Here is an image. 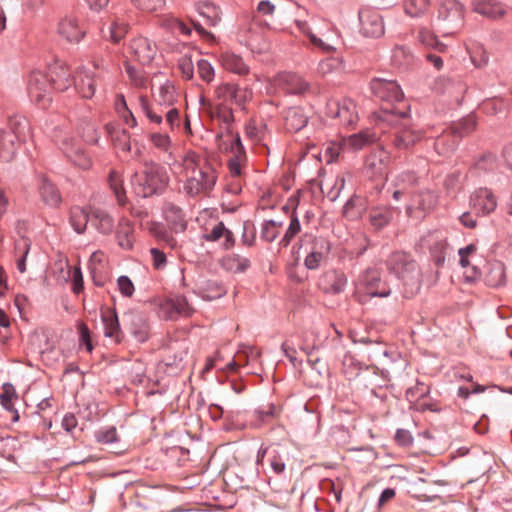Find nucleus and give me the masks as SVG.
Masks as SVG:
<instances>
[{
	"label": "nucleus",
	"mask_w": 512,
	"mask_h": 512,
	"mask_svg": "<svg viewBox=\"0 0 512 512\" xmlns=\"http://www.w3.org/2000/svg\"><path fill=\"white\" fill-rule=\"evenodd\" d=\"M279 236V230L275 229V220H265L261 225V240L271 243Z\"/></svg>",
	"instance_id": "obj_52"
},
{
	"label": "nucleus",
	"mask_w": 512,
	"mask_h": 512,
	"mask_svg": "<svg viewBox=\"0 0 512 512\" xmlns=\"http://www.w3.org/2000/svg\"><path fill=\"white\" fill-rule=\"evenodd\" d=\"M158 306L160 316L166 320H176L179 316H189L192 312V308L183 295L161 300Z\"/></svg>",
	"instance_id": "obj_13"
},
{
	"label": "nucleus",
	"mask_w": 512,
	"mask_h": 512,
	"mask_svg": "<svg viewBox=\"0 0 512 512\" xmlns=\"http://www.w3.org/2000/svg\"><path fill=\"white\" fill-rule=\"evenodd\" d=\"M222 66L233 73L244 75L249 72L248 66L244 63L243 59L230 52H224L220 56Z\"/></svg>",
	"instance_id": "obj_37"
},
{
	"label": "nucleus",
	"mask_w": 512,
	"mask_h": 512,
	"mask_svg": "<svg viewBox=\"0 0 512 512\" xmlns=\"http://www.w3.org/2000/svg\"><path fill=\"white\" fill-rule=\"evenodd\" d=\"M280 408L275 404L269 403L265 408H258L254 411L255 420L251 421V426L261 428L263 425L270 423L273 419L279 417Z\"/></svg>",
	"instance_id": "obj_36"
},
{
	"label": "nucleus",
	"mask_w": 512,
	"mask_h": 512,
	"mask_svg": "<svg viewBox=\"0 0 512 512\" xmlns=\"http://www.w3.org/2000/svg\"><path fill=\"white\" fill-rule=\"evenodd\" d=\"M50 86L58 91H66L73 83V76L64 63L56 62L49 68V74L46 75Z\"/></svg>",
	"instance_id": "obj_19"
},
{
	"label": "nucleus",
	"mask_w": 512,
	"mask_h": 512,
	"mask_svg": "<svg viewBox=\"0 0 512 512\" xmlns=\"http://www.w3.org/2000/svg\"><path fill=\"white\" fill-rule=\"evenodd\" d=\"M471 206L478 214L488 215L497 207V199L488 188H479L470 197Z\"/></svg>",
	"instance_id": "obj_17"
},
{
	"label": "nucleus",
	"mask_w": 512,
	"mask_h": 512,
	"mask_svg": "<svg viewBox=\"0 0 512 512\" xmlns=\"http://www.w3.org/2000/svg\"><path fill=\"white\" fill-rule=\"evenodd\" d=\"M360 283L367 295L371 297H387L391 293L390 287L381 279L380 273L375 269H368L360 278Z\"/></svg>",
	"instance_id": "obj_16"
},
{
	"label": "nucleus",
	"mask_w": 512,
	"mask_h": 512,
	"mask_svg": "<svg viewBox=\"0 0 512 512\" xmlns=\"http://www.w3.org/2000/svg\"><path fill=\"white\" fill-rule=\"evenodd\" d=\"M91 224L101 233L110 234L114 227L113 218L102 209L91 210Z\"/></svg>",
	"instance_id": "obj_35"
},
{
	"label": "nucleus",
	"mask_w": 512,
	"mask_h": 512,
	"mask_svg": "<svg viewBox=\"0 0 512 512\" xmlns=\"http://www.w3.org/2000/svg\"><path fill=\"white\" fill-rule=\"evenodd\" d=\"M496 165V156L493 153L483 154L475 163V166L480 171L491 170Z\"/></svg>",
	"instance_id": "obj_62"
},
{
	"label": "nucleus",
	"mask_w": 512,
	"mask_h": 512,
	"mask_svg": "<svg viewBox=\"0 0 512 512\" xmlns=\"http://www.w3.org/2000/svg\"><path fill=\"white\" fill-rule=\"evenodd\" d=\"M22 142L25 141L8 132L7 129L0 128V158L5 162L12 161Z\"/></svg>",
	"instance_id": "obj_24"
},
{
	"label": "nucleus",
	"mask_w": 512,
	"mask_h": 512,
	"mask_svg": "<svg viewBox=\"0 0 512 512\" xmlns=\"http://www.w3.org/2000/svg\"><path fill=\"white\" fill-rule=\"evenodd\" d=\"M129 24L116 16L109 17L101 26L102 37L110 40L114 44H118L126 36Z\"/></svg>",
	"instance_id": "obj_18"
},
{
	"label": "nucleus",
	"mask_w": 512,
	"mask_h": 512,
	"mask_svg": "<svg viewBox=\"0 0 512 512\" xmlns=\"http://www.w3.org/2000/svg\"><path fill=\"white\" fill-rule=\"evenodd\" d=\"M309 117L304 108L295 106L288 108L284 113L285 128L289 132H298L308 123Z\"/></svg>",
	"instance_id": "obj_27"
},
{
	"label": "nucleus",
	"mask_w": 512,
	"mask_h": 512,
	"mask_svg": "<svg viewBox=\"0 0 512 512\" xmlns=\"http://www.w3.org/2000/svg\"><path fill=\"white\" fill-rule=\"evenodd\" d=\"M378 139V134L374 130L367 128L347 137L345 144L353 150H360L367 145L375 143Z\"/></svg>",
	"instance_id": "obj_32"
},
{
	"label": "nucleus",
	"mask_w": 512,
	"mask_h": 512,
	"mask_svg": "<svg viewBox=\"0 0 512 512\" xmlns=\"http://www.w3.org/2000/svg\"><path fill=\"white\" fill-rule=\"evenodd\" d=\"M389 153L382 147H377L365 158L364 173L370 178L383 180L387 175Z\"/></svg>",
	"instance_id": "obj_12"
},
{
	"label": "nucleus",
	"mask_w": 512,
	"mask_h": 512,
	"mask_svg": "<svg viewBox=\"0 0 512 512\" xmlns=\"http://www.w3.org/2000/svg\"><path fill=\"white\" fill-rule=\"evenodd\" d=\"M473 10L493 20L506 14L504 5L497 0H477L473 3Z\"/></svg>",
	"instance_id": "obj_30"
},
{
	"label": "nucleus",
	"mask_w": 512,
	"mask_h": 512,
	"mask_svg": "<svg viewBox=\"0 0 512 512\" xmlns=\"http://www.w3.org/2000/svg\"><path fill=\"white\" fill-rule=\"evenodd\" d=\"M203 297L208 300L220 298L225 294L224 287L215 280H207L202 288Z\"/></svg>",
	"instance_id": "obj_51"
},
{
	"label": "nucleus",
	"mask_w": 512,
	"mask_h": 512,
	"mask_svg": "<svg viewBox=\"0 0 512 512\" xmlns=\"http://www.w3.org/2000/svg\"><path fill=\"white\" fill-rule=\"evenodd\" d=\"M429 6V0H405L404 9L411 17H418L425 13Z\"/></svg>",
	"instance_id": "obj_50"
},
{
	"label": "nucleus",
	"mask_w": 512,
	"mask_h": 512,
	"mask_svg": "<svg viewBox=\"0 0 512 512\" xmlns=\"http://www.w3.org/2000/svg\"><path fill=\"white\" fill-rule=\"evenodd\" d=\"M430 394V387L426 383L417 380L413 387L406 390L405 396L410 404H417Z\"/></svg>",
	"instance_id": "obj_42"
},
{
	"label": "nucleus",
	"mask_w": 512,
	"mask_h": 512,
	"mask_svg": "<svg viewBox=\"0 0 512 512\" xmlns=\"http://www.w3.org/2000/svg\"><path fill=\"white\" fill-rule=\"evenodd\" d=\"M477 122L474 115L470 114L464 118H462L459 122L455 123L451 128L454 133L460 136V140L462 137L469 135L476 128Z\"/></svg>",
	"instance_id": "obj_45"
},
{
	"label": "nucleus",
	"mask_w": 512,
	"mask_h": 512,
	"mask_svg": "<svg viewBox=\"0 0 512 512\" xmlns=\"http://www.w3.org/2000/svg\"><path fill=\"white\" fill-rule=\"evenodd\" d=\"M8 132L26 141L30 134V123L28 119L19 114L9 116L7 119Z\"/></svg>",
	"instance_id": "obj_33"
},
{
	"label": "nucleus",
	"mask_w": 512,
	"mask_h": 512,
	"mask_svg": "<svg viewBox=\"0 0 512 512\" xmlns=\"http://www.w3.org/2000/svg\"><path fill=\"white\" fill-rule=\"evenodd\" d=\"M197 11L208 26H216L221 20L220 8L212 2H199Z\"/></svg>",
	"instance_id": "obj_38"
},
{
	"label": "nucleus",
	"mask_w": 512,
	"mask_h": 512,
	"mask_svg": "<svg viewBox=\"0 0 512 512\" xmlns=\"http://www.w3.org/2000/svg\"><path fill=\"white\" fill-rule=\"evenodd\" d=\"M438 21L443 35H453L463 27L464 6L457 0H445L438 10Z\"/></svg>",
	"instance_id": "obj_7"
},
{
	"label": "nucleus",
	"mask_w": 512,
	"mask_h": 512,
	"mask_svg": "<svg viewBox=\"0 0 512 512\" xmlns=\"http://www.w3.org/2000/svg\"><path fill=\"white\" fill-rule=\"evenodd\" d=\"M101 320L105 337L111 338L116 344L122 342L124 333L120 327L115 309L107 308L101 311Z\"/></svg>",
	"instance_id": "obj_22"
},
{
	"label": "nucleus",
	"mask_w": 512,
	"mask_h": 512,
	"mask_svg": "<svg viewBox=\"0 0 512 512\" xmlns=\"http://www.w3.org/2000/svg\"><path fill=\"white\" fill-rule=\"evenodd\" d=\"M418 40L426 47H431L439 52L446 50L447 46L440 42L433 33L428 30H421L418 34Z\"/></svg>",
	"instance_id": "obj_49"
},
{
	"label": "nucleus",
	"mask_w": 512,
	"mask_h": 512,
	"mask_svg": "<svg viewBox=\"0 0 512 512\" xmlns=\"http://www.w3.org/2000/svg\"><path fill=\"white\" fill-rule=\"evenodd\" d=\"M396 209L393 207H373L369 211V222L375 231L387 227L394 218Z\"/></svg>",
	"instance_id": "obj_29"
},
{
	"label": "nucleus",
	"mask_w": 512,
	"mask_h": 512,
	"mask_svg": "<svg viewBox=\"0 0 512 512\" xmlns=\"http://www.w3.org/2000/svg\"><path fill=\"white\" fill-rule=\"evenodd\" d=\"M89 221L91 222V212L88 213L86 210L78 206L71 208L70 223L76 233H84Z\"/></svg>",
	"instance_id": "obj_40"
},
{
	"label": "nucleus",
	"mask_w": 512,
	"mask_h": 512,
	"mask_svg": "<svg viewBox=\"0 0 512 512\" xmlns=\"http://www.w3.org/2000/svg\"><path fill=\"white\" fill-rule=\"evenodd\" d=\"M58 33L70 43H79L85 36V30L79 26L78 19L72 15L66 16L59 22Z\"/></svg>",
	"instance_id": "obj_23"
},
{
	"label": "nucleus",
	"mask_w": 512,
	"mask_h": 512,
	"mask_svg": "<svg viewBox=\"0 0 512 512\" xmlns=\"http://www.w3.org/2000/svg\"><path fill=\"white\" fill-rule=\"evenodd\" d=\"M164 214L165 219L173 224L174 228H177L178 226H180L182 230L186 228L184 215L180 207L170 203L166 206Z\"/></svg>",
	"instance_id": "obj_46"
},
{
	"label": "nucleus",
	"mask_w": 512,
	"mask_h": 512,
	"mask_svg": "<svg viewBox=\"0 0 512 512\" xmlns=\"http://www.w3.org/2000/svg\"><path fill=\"white\" fill-rule=\"evenodd\" d=\"M484 282L487 286L492 288L505 285L506 273L504 264L500 261L489 264L485 272Z\"/></svg>",
	"instance_id": "obj_31"
},
{
	"label": "nucleus",
	"mask_w": 512,
	"mask_h": 512,
	"mask_svg": "<svg viewBox=\"0 0 512 512\" xmlns=\"http://www.w3.org/2000/svg\"><path fill=\"white\" fill-rule=\"evenodd\" d=\"M481 110L487 115H497L507 109V103L502 98H490L482 102Z\"/></svg>",
	"instance_id": "obj_47"
},
{
	"label": "nucleus",
	"mask_w": 512,
	"mask_h": 512,
	"mask_svg": "<svg viewBox=\"0 0 512 512\" xmlns=\"http://www.w3.org/2000/svg\"><path fill=\"white\" fill-rule=\"evenodd\" d=\"M133 226L132 223L125 218H122L116 229V239L118 245L126 250H130L133 248Z\"/></svg>",
	"instance_id": "obj_34"
},
{
	"label": "nucleus",
	"mask_w": 512,
	"mask_h": 512,
	"mask_svg": "<svg viewBox=\"0 0 512 512\" xmlns=\"http://www.w3.org/2000/svg\"><path fill=\"white\" fill-rule=\"evenodd\" d=\"M364 210V199L354 195L345 203L343 207V216L350 221H356L362 218Z\"/></svg>",
	"instance_id": "obj_39"
},
{
	"label": "nucleus",
	"mask_w": 512,
	"mask_h": 512,
	"mask_svg": "<svg viewBox=\"0 0 512 512\" xmlns=\"http://www.w3.org/2000/svg\"><path fill=\"white\" fill-rule=\"evenodd\" d=\"M108 181L118 204L120 206H125L127 203L126 191L123 187L119 174L116 171H111Z\"/></svg>",
	"instance_id": "obj_43"
},
{
	"label": "nucleus",
	"mask_w": 512,
	"mask_h": 512,
	"mask_svg": "<svg viewBox=\"0 0 512 512\" xmlns=\"http://www.w3.org/2000/svg\"><path fill=\"white\" fill-rule=\"evenodd\" d=\"M256 240V228L252 221L247 220L243 223V231L241 235L242 244L248 247L254 245Z\"/></svg>",
	"instance_id": "obj_54"
},
{
	"label": "nucleus",
	"mask_w": 512,
	"mask_h": 512,
	"mask_svg": "<svg viewBox=\"0 0 512 512\" xmlns=\"http://www.w3.org/2000/svg\"><path fill=\"white\" fill-rule=\"evenodd\" d=\"M72 84L82 98L91 99L95 94L94 73L82 67L75 71Z\"/></svg>",
	"instance_id": "obj_20"
},
{
	"label": "nucleus",
	"mask_w": 512,
	"mask_h": 512,
	"mask_svg": "<svg viewBox=\"0 0 512 512\" xmlns=\"http://www.w3.org/2000/svg\"><path fill=\"white\" fill-rule=\"evenodd\" d=\"M326 279L330 284L328 292L339 294L343 292L347 286V277L343 272L332 271L326 274Z\"/></svg>",
	"instance_id": "obj_44"
},
{
	"label": "nucleus",
	"mask_w": 512,
	"mask_h": 512,
	"mask_svg": "<svg viewBox=\"0 0 512 512\" xmlns=\"http://www.w3.org/2000/svg\"><path fill=\"white\" fill-rule=\"evenodd\" d=\"M167 169L154 161H145L143 169L135 172L131 178L134 192L142 198L162 195L169 185Z\"/></svg>",
	"instance_id": "obj_2"
},
{
	"label": "nucleus",
	"mask_w": 512,
	"mask_h": 512,
	"mask_svg": "<svg viewBox=\"0 0 512 512\" xmlns=\"http://www.w3.org/2000/svg\"><path fill=\"white\" fill-rule=\"evenodd\" d=\"M48 77L41 72H32L28 79V95L30 100L42 109L51 102Z\"/></svg>",
	"instance_id": "obj_9"
},
{
	"label": "nucleus",
	"mask_w": 512,
	"mask_h": 512,
	"mask_svg": "<svg viewBox=\"0 0 512 512\" xmlns=\"http://www.w3.org/2000/svg\"><path fill=\"white\" fill-rule=\"evenodd\" d=\"M459 142L460 136L450 127L434 139L433 146L439 155L448 156L455 151Z\"/></svg>",
	"instance_id": "obj_25"
},
{
	"label": "nucleus",
	"mask_w": 512,
	"mask_h": 512,
	"mask_svg": "<svg viewBox=\"0 0 512 512\" xmlns=\"http://www.w3.org/2000/svg\"><path fill=\"white\" fill-rule=\"evenodd\" d=\"M133 4L144 11H156L165 5V0H131Z\"/></svg>",
	"instance_id": "obj_59"
},
{
	"label": "nucleus",
	"mask_w": 512,
	"mask_h": 512,
	"mask_svg": "<svg viewBox=\"0 0 512 512\" xmlns=\"http://www.w3.org/2000/svg\"><path fill=\"white\" fill-rule=\"evenodd\" d=\"M197 73L199 77L209 83L214 78V68L211 63L205 59H200L197 61Z\"/></svg>",
	"instance_id": "obj_55"
},
{
	"label": "nucleus",
	"mask_w": 512,
	"mask_h": 512,
	"mask_svg": "<svg viewBox=\"0 0 512 512\" xmlns=\"http://www.w3.org/2000/svg\"><path fill=\"white\" fill-rule=\"evenodd\" d=\"M327 116L339 119L346 127H352L358 120L356 112V104L352 99H344L343 101H330L326 108Z\"/></svg>",
	"instance_id": "obj_11"
},
{
	"label": "nucleus",
	"mask_w": 512,
	"mask_h": 512,
	"mask_svg": "<svg viewBox=\"0 0 512 512\" xmlns=\"http://www.w3.org/2000/svg\"><path fill=\"white\" fill-rule=\"evenodd\" d=\"M125 71L135 86L145 87L147 79L146 77L135 67L130 64L125 65Z\"/></svg>",
	"instance_id": "obj_58"
},
{
	"label": "nucleus",
	"mask_w": 512,
	"mask_h": 512,
	"mask_svg": "<svg viewBox=\"0 0 512 512\" xmlns=\"http://www.w3.org/2000/svg\"><path fill=\"white\" fill-rule=\"evenodd\" d=\"M60 149L66 158L75 166L85 170L90 168L91 159L85 153L82 144L74 137H64L60 143Z\"/></svg>",
	"instance_id": "obj_14"
},
{
	"label": "nucleus",
	"mask_w": 512,
	"mask_h": 512,
	"mask_svg": "<svg viewBox=\"0 0 512 512\" xmlns=\"http://www.w3.org/2000/svg\"><path fill=\"white\" fill-rule=\"evenodd\" d=\"M373 96L381 101L377 118L382 122H393L395 118H405L410 106L404 101V93L395 80L374 78L370 81Z\"/></svg>",
	"instance_id": "obj_1"
},
{
	"label": "nucleus",
	"mask_w": 512,
	"mask_h": 512,
	"mask_svg": "<svg viewBox=\"0 0 512 512\" xmlns=\"http://www.w3.org/2000/svg\"><path fill=\"white\" fill-rule=\"evenodd\" d=\"M150 141L153 143V145L162 150L167 151L170 147V137L167 134H161V133H152L150 134Z\"/></svg>",
	"instance_id": "obj_64"
},
{
	"label": "nucleus",
	"mask_w": 512,
	"mask_h": 512,
	"mask_svg": "<svg viewBox=\"0 0 512 512\" xmlns=\"http://www.w3.org/2000/svg\"><path fill=\"white\" fill-rule=\"evenodd\" d=\"M423 242L428 245L431 259L436 267L441 268L446 261L449 244L445 236L441 232H430L423 238Z\"/></svg>",
	"instance_id": "obj_15"
},
{
	"label": "nucleus",
	"mask_w": 512,
	"mask_h": 512,
	"mask_svg": "<svg viewBox=\"0 0 512 512\" xmlns=\"http://www.w3.org/2000/svg\"><path fill=\"white\" fill-rule=\"evenodd\" d=\"M125 329L139 343H144L150 338L151 326L146 313L139 310H129L123 314Z\"/></svg>",
	"instance_id": "obj_8"
},
{
	"label": "nucleus",
	"mask_w": 512,
	"mask_h": 512,
	"mask_svg": "<svg viewBox=\"0 0 512 512\" xmlns=\"http://www.w3.org/2000/svg\"><path fill=\"white\" fill-rule=\"evenodd\" d=\"M117 285L120 293L124 297H131L134 294L135 287L132 280L128 276L122 275L118 277Z\"/></svg>",
	"instance_id": "obj_60"
},
{
	"label": "nucleus",
	"mask_w": 512,
	"mask_h": 512,
	"mask_svg": "<svg viewBox=\"0 0 512 512\" xmlns=\"http://www.w3.org/2000/svg\"><path fill=\"white\" fill-rule=\"evenodd\" d=\"M278 84L289 94H303L309 87L308 83L301 76L292 72L280 74Z\"/></svg>",
	"instance_id": "obj_26"
},
{
	"label": "nucleus",
	"mask_w": 512,
	"mask_h": 512,
	"mask_svg": "<svg viewBox=\"0 0 512 512\" xmlns=\"http://www.w3.org/2000/svg\"><path fill=\"white\" fill-rule=\"evenodd\" d=\"M388 271L395 275L410 293L418 291L421 286V273L417 262L411 255L397 251L390 254L386 261Z\"/></svg>",
	"instance_id": "obj_3"
},
{
	"label": "nucleus",
	"mask_w": 512,
	"mask_h": 512,
	"mask_svg": "<svg viewBox=\"0 0 512 512\" xmlns=\"http://www.w3.org/2000/svg\"><path fill=\"white\" fill-rule=\"evenodd\" d=\"M38 191L43 203L50 207H57L61 201V194L54 183L42 176L38 185Z\"/></svg>",
	"instance_id": "obj_28"
},
{
	"label": "nucleus",
	"mask_w": 512,
	"mask_h": 512,
	"mask_svg": "<svg viewBox=\"0 0 512 512\" xmlns=\"http://www.w3.org/2000/svg\"><path fill=\"white\" fill-rule=\"evenodd\" d=\"M14 398H17L14 386L10 383H5L3 385V392L0 395L3 407L10 410L12 408V400Z\"/></svg>",
	"instance_id": "obj_57"
},
{
	"label": "nucleus",
	"mask_w": 512,
	"mask_h": 512,
	"mask_svg": "<svg viewBox=\"0 0 512 512\" xmlns=\"http://www.w3.org/2000/svg\"><path fill=\"white\" fill-rule=\"evenodd\" d=\"M235 89L236 83H223L216 88L215 93L218 99H222L223 101H233L234 95L236 93Z\"/></svg>",
	"instance_id": "obj_56"
},
{
	"label": "nucleus",
	"mask_w": 512,
	"mask_h": 512,
	"mask_svg": "<svg viewBox=\"0 0 512 512\" xmlns=\"http://www.w3.org/2000/svg\"><path fill=\"white\" fill-rule=\"evenodd\" d=\"M95 438L101 444H114L119 441L115 427L103 428L95 432Z\"/></svg>",
	"instance_id": "obj_53"
},
{
	"label": "nucleus",
	"mask_w": 512,
	"mask_h": 512,
	"mask_svg": "<svg viewBox=\"0 0 512 512\" xmlns=\"http://www.w3.org/2000/svg\"><path fill=\"white\" fill-rule=\"evenodd\" d=\"M360 33L365 37L379 38L384 34L383 17L377 9L363 7L358 12Z\"/></svg>",
	"instance_id": "obj_10"
},
{
	"label": "nucleus",
	"mask_w": 512,
	"mask_h": 512,
	"mask_svg": "<svg viewBox=\"0 0 512 512\" xmlns=\"http://www.w3.org/2000/svg\"><path fill=\"white\" fill-rule=\"evenodd\" d=\"M235 90L233 102L239 106L244 105L252 97V90L248 86L241 87L239 84H236Z\"/></svg>",
	"instance_id": "obj_63"
},
{
	"label": "nucleus",
	"mask_w": 512,
	"mask_h": 512,
	"mask_svg": "<svg viewBox=\"0 0 512 512\" xmlns=\"http://www.w3.org/2000/svg\"><path fill=\"white\" fill-rule=\"evenodd\" d=\"M31 248V241L29 238L21 236L15 241L14 253L17 258V269L20 273L26 271V259Z\"/></svg>",
	"instance_id": "obj_41"
},
{
	"label": "nucleus",
	"mask_w": 512,
	"mask_h": 512,
	"mask_svg": "<svg viewBox=\"0 0 512 512\" xmlns=\"http://www.w3.org/2000/svg\"><path fill=\"white\" fill-rule=\"evenodd\" d=\"M392 130L386 135L384 142L397 150H407L422 138L420 129L410 125L409 113L405 118H395L393 122H386Z\"/></svg>",
	"instance_id": "obj_5"
},
{
	"label": "nucleus",
	"mask_w": 512,
	"mask_h": 512,
	"mask_svg": "<svg viewBox=\"0 0 512 512\" xmlns=\"http://www.w3.org/2000/svg\"><path fill=\"white\" fill-rule=\"evenodd\" d=\"M217 180L216 170L209 162H204L200 170L195 171L194 175H188L184 183V191L191 197L200 194L208 195L214 188Z\"/></svg>",
	"instance_id": "obj_6"
},
{
	"label": "nucleus",
	"mask_w": 512,
	"mask_h": 512,
	"mask_svg": "<svg viewBox=\"0 0 512 512\" xmlns=\"http://www.w3.org/2000/svg\"><path fill=\"white\" fill-rule=\"evenodd\" d=\"M204 162H208V160L200 157L194 151H189L183 159V166L187 174L194 175L195 171L200 170L201 166L204 165Z\"/></svg>",
	"instance_id": "obj_48"
},
{
	"label": "nucleus",
	"mask_w": 512,
	"mask_h": 512,
	"mask_svg": "<svg viewBox=\"0 0 512 512\" xmlns=\"http://www.w3.org/2000/svg\"><path fill=\"white\" fill-rule=\"evenodd\" d=\"M341 67V61L336 57H329L320 61L318 70L322 74H328Z\"/></svg>",
	"instance_id": "obj_61"
},
{
	"label": "nucleus",
	"mask_w": 512,
	"mask_h": 512,
	"mask_svg": "<svg viewBox=\"0 0 512 512\" xmlns=\"http://www.w3.org/2000/svg\"><path fill=\"white\" fill-rule=\"evenodd\" d=\"M130 49L142 65H148L156 55V45L146 37H136L130 43Z\"/></svg>",
	"instance_id": "obj_21"
},
{
	"label": "nucleus",
	"mask_w": 512,
	"mask_h": 512,
	"mask_svg": "<svg viewBox=\"0 0 512 512\" xmlns=\"http://www.w3.org/2000/svg\"><path fill=\"white\" fill-rule=\"evenodd\" d=\"M299 252L306 254L304 265L308 270H317L330 253V242L322 237L311 233L303 234L298 243Z\"/></svg>",
	"instance_id": "obj_4"
}]
</instances>
